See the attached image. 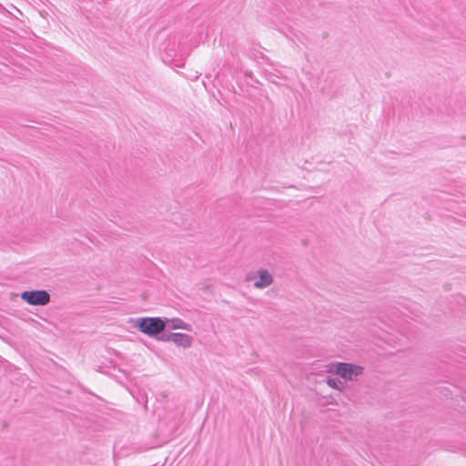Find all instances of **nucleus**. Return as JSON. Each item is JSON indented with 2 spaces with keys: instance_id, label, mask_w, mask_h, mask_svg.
<instances>
[{
  "instance_id": "1",
  "label": "nucleus",
  "mask_w": 466,
  "mask_h": 466,
  "mask_svg": "<svg viewBox=\"0 0 466 466\" xmlns=\"http://www.w3.org/2000/svg\"><path fill=\"white\" fill-rule=\"evenodd\" d=\"M133 327L141 333L160 341V337L167 326V318L162 317H141L131 319Z\"/></svg>"
},
{
  "instance_id": "2",
  "label": "nucleus",
  "mask_w": 466,
  "mask_h": 466,
  "mask_svg": "<svg viewBox=\"0 0 466 466\" xmlns=\"http://www.w3.org/2000/svg\"><path fill=\"white\" fill-rule=\"evenodd\" d=\"M20 297L23 301L31 306H46L51 300V296L46 289L25 290Z\"/></svg>"
},
{
  "instance_id": "3",
  "label": "nucleus",
  "mask_w": 466,
  "mask_h": 466,
  "mask_svg": "<svg viewBox=\"0 0 466 466\" xmlns=\"http://www.w3.org/2000/svg\"><path fill=\"white\" fill-rule=\"evenodd\" d=\"M334 366L335 373L347 380H352L353 376L357 377L361 375L364 370L362 366L349 362H337Z\"/></svg>"
},
{
  "instance_id": "4",
  "label": "nucleus",
  "mask_w": 466,
  "mask_h": 466,
  "mask_svg": "<svg viewBox=\"0 0 466 466\" xmlns=\"http://www.w3.org/2000/svg\"><path fill=\"white\" fill-rule=\"evenodd\" d=\"M160 341H172L178 347H183L185 349L191 347L193 343V337L185 333L179 332H168L162 334L159 338Z\"/></svg>"
},
{
  "instance_id": "5",
  "label": "nucleus",
  "mask_w": 466,
  "mask_h": 466,
  "mask_svg": "<svg viewBox=\"0 0 466 466\" xmlns=\"http://www.w3.org/2000/svg\"><path fill=\"white\" fill-rule=\"evenodd\" d=\"M258 279L254 282V286L258 289L268 287L273 282V277L268 269L260 268L258 271Z\"/></svg>"
},
{
  "instance_id": "6",
  "label": "nucleus",
  "mask_w": 466,
  "mask_h": 466,
  "mask_svg": "<svg viewBox=\"0 0 466 466\" xmlns=\"http://www.w3.org/2000/svg\"><path fill=\"white\" fill-rule=\"evenodd\" d=\"M167 325L169 329L191 330V325L179 318L167 319Z\"/></svg>"
},
{
  "instance_id": "7",
  "label": "nucleus",
  "mask_w": 466,
  "mask_h": 466,
  "mask_svg": "<svg viewBox=\"0 0 466 466\" xmlns=\"http://www.w3.org/2000/svg\"><path fill=\"white\" fill-rule=\"evenodd\" d=\"M327 384L332 389L342 390L344 383L339 378L328 377L326 380Z\"/></svg>"
}]
</instances>
